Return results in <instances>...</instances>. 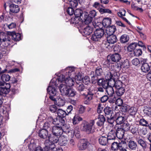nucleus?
<instances>
[{
    "label": "nucleus",
    "mask_w": 151,
    "mask_h": 151,
    "mask_svg": "<svg viewBox=\"0 0 151 151\" xmlns=\"http://www.w3.org/2000/svg\"><path fill=\"white\" fill-rule=\"evenodd\" d=\"M52 81H51L49 86L47 88V91L50 94V99L53 101H56L55 96L57 93V91L55 88V87H56V83H52Z\"/></svg>",
    "instance_id": "nucleus-1"
},
{
    "label": "nucleus",
    "mask_w": 151,
    "mask_h": 151,
    "mask_svg": "<svg viewBox=\"0 0 151 151\" xmlns=\"http://www.w3.org/2000/svg\"><path fill=\"white\" fill-rule=\"evenodd\" d=\"M58 136L53 134L50 136H49L48 139H46L44 142L46 148H54L55 147V143L59 142V137Z\"/></svg>",
    "instance_id": "nucleus-2"
},
{
    "label": "nucleus",
    "mask_w": 151,
    "mask_h": 151,
    "mask_svg": "<svg viewBox=\"0 0 151 151\" xmlns=\"http://www.w3.org/2000/svg\"><path fill=\"white\" fill-rule=\"evenodd\" d=\"M95 122L93 120H91L89 122H84L82 124L83 125L82 130L88 134L93 133L95 132V128L93 126Z\"/></svg>",
    "instance_id": "nucleus-3"
},
{
    "label": "nucleus",
    "mask_w": 151,
    "mask_h": 151,
    "mask_svg": "<svg viewBox=\"0 0 151 151\" xmlns=\"http://www.w3.org/2000/svg\"><path fill=\"white\" fill-rule=\"evenodd\" d=\"M74 71V69L71 67L66 68V73H68V76L66 78L65 83L66 86L69 87H72L74 85L75 82L73 79L70 77L72 75V73Z\"/></svg>",
    "instance_id": "nucleus-4"
},
{
    "label": "nucleus",
    "mask_w": 151,
    "mask_h": 151,
    "mask_svg": "<svg viewBox=\"0 0 151 151\" xmlns=\"http://www.w3.org/2000/svg\"><path fill=\"white\" fill-rule=\"evenodd\" d=\"M121 55L118 53H115L111 55H109L105 62V64L109 65L112 63V62H117L121 59Z\"/></svg>",
    "instance_id": "nucleus-5"
},
{
    "label": "nucleus",
    "mask_w": 151,
    "mask_h": 151,
    "mask_svg": "<svg viewBox=\"0 0 151 151\" xmlns=\"http://www.w3.org/2000/svg\"><path fill=\"white\" fill-rule=\"evenodd\" d=\"M50 129L53 134L60 137L65 136V134H67L65 131H63L62 127L58 126H53L51 129L50 128Z\"/></svg>",
    "instance_id": "nucleus-6"
},
{
    "label": "nucleus",
    "mask_w": 151,
    "mask_h": 151,
    "mask_svg": "<svg viewBox=\"0 0 151 151\" xmlns=\"http://www.w3.org/2000/svg\"><path fill=\"white\" fill-rule=\"evenodd\" d=\"M81 95L83 97L84 104L89 105L90 104L91 100L93 99L94 94L93 93L87 92L86 94L84 93H81Z\"/></svg>",
    "instance_id": "nucleus-7"
},
{
    "label": "nucleus",
    "mask_w": 151,
    "mask_h": 151,
    "mask_svg": "<svg viewBox=\"0 0 151 151\" xmlns=\"http://www.w3.org/2000/svg\"><path fill=\"white\" fill-rule=\"evenodd\" d=\"M106 37L107 42H106L105 43V45L106 47L107 48H109L110 44H114L117 41V37L115 35H107Z\"/></svg>",
    "instance_id": "nucleus-8"
},
{
    "label": "nucleus",
    "mask_w": 151,
    "mask_h": 151,
    "mask_svg": "<svg viewBox=\"0 0 151 151\" xmlns=\"http://www.w3.org/2000/svg\"><path fill=\"white\" fill-rule=\"evenodd\" d=\"M122 113L120 111L115 112L114 115V117L115 119V121L118 124H120L124 122L125 119L124 117L121 115Z\"/></svg>",
    "instance_id": "nucleus-9"
},
{
    "label": "nucleus",
    "mask_w": 151,
    "mask_h": 151,
    "mask_svg": "<svg viewBox=\"0 0 151 151\" xmlns=\"http://www.w3.org/2000/svg\"><path fill=\"white\" fill-rule=\"evenodd\" d=\"M89 143L88 140L83 139L81 140L78 144V147L80 150H84L87 148Z\"/></svg>",
    "instance_id": "nucleus-10"
},
{
    "label": "nucleus",
    "mask_w": 151,
    "mask_h": 151,
    "mask_svg": "<svg viewBox=\"0 0 151 151\" xmlns=\"http://www.w3.org/2000/svg\"><path fill=\"white\" fill-rule=\"evenodd\" d=\"M9 35L12 40L15 41H19L22 40L21 35L18 33H16L15 32H10Z\"/></svg>",
    "instance_id": "nucleus-11"
},
{
    "label": "nucleus",
    "mask_w": 151,
    "mask_h": 151,
    "mask_svg": "<svg viewBox=\"0 0 151 151\" xmlns=\"http://www.w3.org/2000/svg\"><path fill=\"white\" fill-rule=\"evenodd\" d=\"M65 73V75H60V76L58 77L57 79H56V80L55 81L54 79H52L51 80H52V83L54 82L56 83V86L58 85V84L57 83L58 82H60L61 83L62 82L65 81L66 78L68 76V73H66V69H65V71L64 72Z\"/></svg>",
    "instance_id": "nucleus-12"
},
{
    "label": "nucleus",
    "mask_w": 151,
    "mask_h": 151,
    "mask_svg": "<svg viewBox=\"0 0 151 151\" xmlns=\"http://www.w3.org/2000/svg\"><path fill=\"white\" fill-rule=\"evenodd\" d=\"M59 88L62 95L66 96L69 88H68L66 85L61 84L59 87Z\"/></svg>",
    "instance_id": "nucleus-13"
},
{
    "label": "nucleus",
    "mask_w": 151,
    "mask_h": 151,
    "mask_svg": "<svg viewBox=\"0 0 151 151\" xmlns=\"http://www.w3.org/2000/svg\"><path fill=\"white\" fill-rule=\"evenodd\" d=\"M94 121H96V123L98 126L101 127L103 125L105 121V119L104 116L99 115L98 118Z\"/></svg>",
    "instance_id": "nucleus-14"
},
{
    "label": "nucleus",
    "mask_w": 151,
    "mask_h": 151,
    "mask_svg": "<svg viewBox=\"0 0 151 151\" xmlns=\"http://www.w3.org/2000/svg\"><path fill=\"white\" fill-rule=\"evenodd\" d=\"M109 82L104 78L99 79L98 81V85L105 89L109 86Z\"/></svg>",
    "instance_id": "nucleus-15"
},
{
    "label": "nucleus",
    "mask_w": 151,
    "mask_h": 151,
    "mask_svg": "<svg viewBox=\"0 0 151 151\" xmlns=\"http://www.w3.org/2000/svg\"><path fill=\"white\" fill-rule=\"evenodd\" d=\"M83 17L82 19L84 20V23L86 24H88L90 23L92 21L93 18L88 15V13L85 12L83 14Z\"/></svg>",
    "instance_id": "nucleus-16"
},
{
    "label": "nucleus",
    "mask_w": 151,
    "mask_h": 151,
    "mask_svg": "<svg viewBox=\"0 0 151 151\" xmlns=\"http://www.w3.org/2000/svg\"><path fill=\"white\" fill-rule=\"evenodd\" d=\"M47 130L45 129H42L40 130L38 132L39 137L42 139L46 138L48 136Z\"/></svg>",
    "instance_id": "nucleus-17"
},
{
    "label": "nucleus",
    "mask_w": 151,
    "mask_h": 151,
    "mask_svg": "<svg viewBox=\"0 0 151 151\" xmlns=\"http://www.w3.org/2000/svg\"><path fill=\"white\" fill-rule=\"evenodd\" d=\"M116 30V28L115 26L114 25H112L106 28V31L107 35H114L113 34Z\"/></svg>",
    "instance_id": "nucleus-18"
},
{
    "label": "nucleus",
    "mask_w": 151,
    "mask_h": 151,
    "mask_svg": "<svg viewBox=\"0 0 151 151\" xmlns=\"http://www.w3.org/2000/svg\"><path fill=\"white\" fill-rule=\"evenodd\" d=\"M2 42L4 43L5 47H7L10 45L12 43L11 38L10 35H6L4 38L2 39Z\"/></svg>",
    "instance_id": "nucleus-19"
},
{
    "label": "nucleus",
    "mask_w": 151,
    "mask_h": 151,
    "mask_svg": "<svg viewBox=\"0 0 151 151\" xmlns=\"http://www.w3.org/2000/svg\"><path fill=\"white\" fill-rule=\"evenodd\" d=\"M64 136H62L59 137V144L60 146H65L68 143V140Z\"/></svg>",
    "instance_id": "nucleus-20"
},
{
    "label": "nucleus",
    "mask_w": 151,
    "mask_h": 151,
    "mask_svg": "<svg viewBox=\"0 0 151 151\" xmlns=\"http://www.w3.org/2000/svg\"><path fill=\"white\" fill-rule=\"evenodd\" d=\"M116 137V132L114 129H112L108 133L107 137L109 140L114 139Z\"/></svg>",
    "instance_id": "nucleus-21"
},
{
    "label": "nucleus",
    "mask_w": 151,
    "mask_h": 151,
    "mask_svg": "<svg viewBox=\"0 0 151 151\" xmlns=\"http://www.w3.org/2000/svg\"><path fill=\"white\" fill-rule=\"evenodd\" d=\"M132 124L131 122H125L123 124L122 129L124 131H129L130 130Z\"/></svg>",
    "instance_id": "nucleus-22"
},
{
    "label": "nucleus",
    "mask_w": 151,
    "mask_h": 151,
    "mask_svg": "<svg viewBox=\"0 0 151 151\" xmlns=\"http://www.w3.org/2000/svg\"><path fill=\"white\" fill-rule=\"evenodd\" d=\"M137 141L138 144L144 149L146 148L148 145V143L142 138H139L137 139Z\"/></svg>",
    "instance_id": "nucleus-23"
},
{
    "label": "nucleus",
    "mask_w": 151,
    "mask_h": 151,
    "mask_svg": "<svg viewBox=\"0 0 151 151\" xmlns=\"http://www.w3.org/2000/svg\"><path fill=\"white\" fill-rule=\"evenodd\" d=\"M124 131L121 128H118L116 132V137L119 139H122L124 135Z\"/></svg>",
    "instance_id": "nucleus-24"
},
{
    "label": "nucleus",
    "mask_w": 151,
    "mask_h": 151,
    "mask_svg": "<svg viewBox=\"0 0 151 151\" xmlns=\"http://www.w3.org/2000/svg\"><path fill=\"white\" fill-rule=\"evenodd\" d=\"M111 18L109 17L105 18L102 21V24L104 27L107 28L111 24Z\"/></svg>",
    "instance_id": "nucleus-25"
},
{
    "label": "nucleus",
    "mask_w": 151,
    "mask_h": 151,
    "mask_svg": "<svg viewBox=\"0 0 151 151\" xmlns=\"http://www.w3.org/2000/svg\"><path fill=\"white\" fill-rule=\"evenodd\" d=\"M109 139L106 137L101 136L99 139V143L102 145H106L108 142Z\"/></svg>",
    "instance_id": "nucleus-26"
},
{
    "label": "nucleus",
    "mask_w": 151,
    "mask_h": 151,
    "mask_svg": "<svg viewBox=\"0 0 151 151\" xmlns=\"http://www.w3.org/2000/svg\"><path fill=\"white\" fill-rule=\"evenodd\" d=\"M9 8L10 11L12 13H17L19 11V8L18 5L12 4L10 5Z\"/></svg>",
    "instance_id": "nucleus-27"
},
{
    "label": "nucleus",
    "mask_w": 151,
    "mask_h": 151,
    "mask_svg": "<svg viewBox=\"0 0 151 151\" xmlns=\"http://www.w3.org/2000/svg\"><path fill=\"white\" fill-rule=\"evenodd\" d=\"M126 13V11L124 9H122L121 11L118 12L117 14L119 17H121L124 21H125L129 24H130V23L125 17H123L125 16Z\"/></svg>",
    "instance_id": "nucleus-28"
},
{
    "label": "nucleus",
    "mask_w": 151,
    "mask_h": 151,
    "mask_svg": "<svg viewBox=\"0 0 151 151\" xmlns=\"http://www.w3.org/2000/svg\"><path fill=\"white\" fill-rule=\"evenodd\" d=\"M128 146L130 149L134 150H136L137 145L136 142L130 140L128 143Z\"/></svg>",
    "instance_id": "nucleus-29"
},
{
    "label": "nucleus",
    "mask_w": 151,
    "mask_h": 151,
    "mask_svg": "<svg viewBox=\"0 0 151 151\" xmlns=\"http://www.w3.org/2000/svg\"><path fill=\"white\" fill-rule=\"evenodd\" d=\"M93 28L88 26L84 28L83 30V32L85 35H89L93 32Z\"/></svg>",
    "instance_id": "nucleus-30"
},
{
    "label": "nucleus",
    "mask_w": 151,
    "mask_h": 151,
    "mask_svg": "<svg viewBox=\"0 0 151 151\" xmlns=\"http://www.w3.org/2000/svg\"><path fill=\"white\" fill-rule=\"evenodd\" d=\"M85 12H83V10L80 9H77L75 10L74 14L76 17H77L82 19V18L83 17V13Z\"/></svg>",
    "instance_id": "nucleus-31"
},
{
    "label": "nucleus",
    "mask_w": 151,
    "mask_h": 151,
    "mask_svg": "<svg viewBox=\"0 0 151 151\" xmlns=\"http://www.w3.org/2000/svg\"><path fill=\"white\" fill-rule=\"evenodd\" d=\"M141 68L143 72L146 73L149 70L150 71L151 66L149 65V63H146L142 65Z\"/></svg>",
    "instance_id": "nucleus-32"
},
{
    "label": "nucleus",
    "mask_w": 151,
    "mask_h": 151,
    "mask_svg": "<svg viewBox=\"0 0 151 151\" xmlns=\"http://www.w3.org/2000/svg\"><path fill=\"white\" fill-rule=\"evenodd\" d=\"M113 70H111V72H109L107 73L105 76V79L108 81L111 80L112 78H114V76H115V74L116 75L117 72L113 75Z\"/></svg>",
    "instance_id": "nucleus-33"
},
{
    "label": "nucleus",
    "mask_w": 151,
    "mask_h": 151,
    "mask_svg": "<svg viewBox=\"0 0 151 151\" xmlns=\"http://www.w3.org/2000/svg\"><path fill=\"white\" fill-rule=\"evenodd\" d=\"M106 91L109 97L113 96L114 93V89L113 87L111 86H108L106 88Z\"/></svg>",
    "instance_id": "nucleus-34"
},
{
    "label": "nucleus",
    "mask_w": 151,
    "mask_h": 151,
    "mask_svg": "<svg viewBox=\"0 0 151 151\" xmlns=\"http://www.w3.org/2000/svg\"><path fill=\"white\" fill-rule=\"evenodd\" d=\"M65 2L69 4L71 7L75 8L78 5V2L77 0H68Z\"/></svg>",
    "instance_id": "nucleus-35"
},
{
    "label": "nucleus",
    "mask_w": 151,
    "mask_h": 151,
    "mask_svg": "<svg viewBox=\"0 0 151 151\" xmlns=\"http://www.w3.org/2000/svg\"><path fill=\"white\" fill-rule=\"evenodd\" d=\"M57 114L58 115V117L64 118L67 114L64 111L61 109H58L57 111Z\"/></svg>",
    "instance_id": "nucleus-36"
},
{
    "label": "nucleus",
    "mask_w": 151,
    "mask_h": 151,
    "mask_svg": "<svg viewBox=\"0 0 151 151\" xmlns=\"http://www.w3.org/2000/svg\"><path fill=\"white\" fill-rule=\"evenodd\" d=\"M129 40V36L127 34H124L122 35L120 38V42L122 43H125L127 42Z\"/></svg>",
    "instance_id": "nucleus-37"
},
{
    "label": "nucleus",
    "mask_w": 151,
    "mask_h": 151,
    "mask_svg": "<svg viewBox=\"0 0 151 151\" xmlns=\"http://www.w3.org/2000/svg\"><path fill=\"white\" fill-rule=\"evenodd\" d=\"M82 120V118L78 115H75L73 119V124H78Z\"/></svg>",
    "instance_id": "nucleus-38"
},
{
    "label": "nucleus",
    "mask_w": 151,
    "mask_h": 151,
    "mask_svg": "<svg viewBox=\"0 0 151 151\" xmlns=\"http://www.w3.org/2000/svg\"><path fill=\"white\" fill-rule=\"evenodd\" d=\"M94 32L101 38L104 35L105 33L104 30L102 28L96 29Z\"/></svg>",
    "instance_id": "nucleus-39"
},
{
    "label": "nucleus",
    "mask_w": 151,
    "mask_h": 151,
    "mask_svg": "<svg viewBox=\"0 0 151 151\" xmlns=\"http://www.w3.org/2000/svg\"><path fill=\"white\" fill-rule=\"evenodd\" d=\"M58 126L62 127L63 126H65L66 122L63 118L58 117Z\"/></svg>",
    "instance_id": "nucleus-40"
},
{
    "label": "nucleus",
    "mask_w": 151,
    "mask_h": 151,
    "mask_svg": "<svg viewBox=\"0 0 151 151\" xmlns=\"http://www.w3.org/2000/svg\"><path fill=\"white\" fill-rule=\"evenodd\" d=\"M122 67L124 68H128L129 66V61L127 59L122 61L121 62Z\"/></svg>",
    "instance_id": "nucleus-41"
},
{
    "label": "nucleus",
    "mask_w": 151,
    "mask_h": 151,
    "mask_svg": "<svg viewBox=\"0 0 151 151\" xmlns=\"http://www.w3.org/2000/svg\"><path fill=\"white\" fill-rule=\"evenodd\" d=\"M106 116H112L111 114L112 113V111L111 110V109L109 107H106L104 110Z\"/></svg>",
    "instance_id": "nucleus-42"
},
{
    "label": "nucleus",
    "mask_w": 151,
    "mask_h": 151,
    "mask_svg": "<svg viewBox=\"0 0 151 151\" xmlns=\"http://www.w3.org/2000/svg\"><path fill=\"white\" fill-rule=\"evenodd\" d=\"M125 91V89L123 87L116 89V92L117 95L120 96H122Z\"/></svg>",
    "instance_id": "nucleus-43"
},
{
    "label": "nucleus",
    "mask_w": 151,
    "mask_h": 151,
    "mask_svg": "<svg viewBox=\"0 0 151 151\" xmlns=\"http://www.w3.org/2000/svg\"><path fill=\"white\" fill-rule=\"evenodd\" d=\"M143 112L145 115L149 116L151 115V107H145L143 110Z\"/></svg>",
    "instance_id": "nucleus-44"
},
{
    "label": "nucleus",
    "mask_w": 151,
    "mask_h": 151,
    "mask_svg": "<svg viewBox=\"0 0 151 151\" xmlns=\"http://www.w3.org/2000/svg\"><path fill=\"white\" fill-rule=\"evenodd\" d=\"M137 45V43H133L130 44L127 47L128 50L130 51L131 52L133 50H134L136 49L135 48Z\"/></svg>",
    "instance_id": "nucleus-45"
},
{
    "label": "nucleus",
    "mask_w": 151,
    "mask_h": 151,
    "mask_svg": "<svg viewBox=\"0 0 151 151\" xmlns=\"http://www.w3.org/2000/svg\"><path fill=\"white\" fill-rule=\"evenodd\" d=\"M67 92V94H66V96L70 97H74L76 93V92L74 90L71 88H69Z\"/></svg>",
    "instance_id": "nucleus-46"
},
{
    "label": "nucleus",
    "mask_w": 151,
    "mask_h": 151,
    "mask_svg": "<svg viewBox=\"0 0 151 151\" xmlns=\"http://www.w3.org/2000/svg\"><path fill=\"white\" fill-rule=\"evenodd\" d=\"M76 86L77 90L80 92L83 91L85 89L84 85L80 83H76Z\"/></svg>",
    "instance_id": "nucleus-47"
},
{
    "label": "nucleus",
    "mask_w": 151,
    "mask_h": 151,
    "mask_svg": "<svg viewBox=\"0 0 151 151\" xmlns=\"http://www.w3.org/2000/svg\"><path fill=\"white\" fill-rule=\"evenodd\" d=\"M9 89L6 87L0 86V94L2 95L3 94H6L9 93Z\"/></svg>",
    "instance_id": "nucleus-48"
},
{
    "label": "nucleus",
    "mask_w": 151,
    "mask_h": 151,
    "mask_svg": "<svg viewBox=\"0 0 151 151\" xmlns=\"http://www.w3.org/2000/svg\"><path fill=\"white\" fill-rule=\"evenodd\" d=\"M99 12L101 14H103L105 13L109 14H112L111 10L108 9L101 8L99 9Z\"/></svg>",
    "instance_id": "nucleus-49"
},
{
    "label": "nucleus",
    "mask_w": 151,
    "mask_h": 151,
    "mask_svg": "<svg viewBox=\"0 0 151 151\" xmlns=\"http://www.w3.org/2000/svg\"><path fill=\"white\" fill-rule=\"evenodd\" d=\"M1 80L4 82L9 81L10 78V76L6 74H3L1 77Z\"/></svg>",
    "instance_id": "nucleus-50"
},
{
    "label": "nucleus",
    "mask_w": 151,
    "mask_h": 151,
    "mask_svg": "<svg viewBox=\"0 0 151 151\" xmlns=\"http://www.w3.org/2000/svg\"><path fill=\"white\" fill-rule=\"evenodd\" d=\"M111 149L113 151H117L119 149V143L117 142H114L112 143L111 146Z\"/></svg>",
    "instance_id": "nucleus-51"
},
{
    "label": "nucleus",
    "mask_w": 151,
    "mask_h": 151,
    "mask_svg": "<svg viewBox=\"0 0 151 151\" xmlns=\"http://www.w3.org/2000/svg\"><path fill=\"white\" fill-rule=\"evenodd\" d=\"M128 112L130 115L134 116L136 114L137 110L135 108L131 107L129 110Z\"/></svg>",
    "instance_id": "nucleus-52"
},
{
    "label": "nucleus",
    "mask_w": 151,
    "mask_h": 151,
    "mask_svg": "<svg viewBox=\"0 0 151 151\" xmlns=\"http://www.w3.org/2000/svg\"><path fill=\"white\" fill-rule=\"evenodd\" d=\"M142 53V51L140 49H136L134 51V55L136 57H139L141 55Z\"/></svg>",
    "instance_id": "nucleus-53"
},
{
    "label": "nucleus",
    "mask_w": 151,
    "mask_h": 151,
    "mask_svg": "<svg viewBox=\"0 0 151 151\" xmlns=\"http://www.w3.org/2000/svg\"><path fill=\"white\" fill-rule=\"evenodd\" d=\"M129 131L130 132L133 134H135L138 132V129L132 124L131 128H130V130Z\"/></svg>",
    "instance_id": "nucleus-54"
},
{
    "label": "nucleus",
    "mask_w": 151,
    "mask_h": 151,
    "mask_svg": "<svg viewBox=\"0 0 151 151\" xmlns=\"http://www.w3.org/2000/svg\"><path fill=\"white\" fill-rule=\"evenodd\" d=\"M107 116L108 122L111 124H112L115 121V119L114 117V115L113 116Z\"/></svg>",
    "instance_id": "nucleus-55"
},
{
    "label": "nucleus",
    "mask_w": 151,
    "mask_h": 151,
    "mask_svg": "<svg viewBox=\"0 0 151 151\" xmlns=\"http://www.w3.org/2000/svg\"><path fill=\"white\" fill-rule=\"evenodd\" d=\"M76 83H80V81H83V78L82 75L80 73H78L75 77Z\"/></svg>",
    "instance_id": "nucleus-56"
},
{
    "label": "nucleus",
    "mask_w": 151,
    "mask_h": 151,
    "mask_svg": "<svg viewBox=\"0 0 151 151\" xmlns=\"http://www.w3.org/2000/svg\"><path fill=\"white\" fill-rule=\"evenodd\" d=\"M95 73L98 76H100L103 73V70L100 67H97L95 70Z\"/></svg>",
    "instance_id": "nucleus-57"
},
{
    "label": "nucleus",
    "mask_w": 151,
    "mask_h": 151,
    "mask_svg": "<svg viewBox=\"0 0 151 151\" xmlns=\"http://www.w3.org/2000/svg\"><path fill=\"white\" fill-rule=\"evenodd\" d=\"M91 39L93 41H98L101 38L94 32V33L92 35Z\"/></svg>",
    "instance_id": "nucleus-58"
},
{
    "label": "nucleus",
    "mask_w": 151,
    "mask_h": 151,
    "mask_svg": "<svg viewBox=\"0 0 151 151\" xmlns=\"http://www.w3.org/2000/svg\"><path fill=\"white\" fill-rule=\"evenodd\" d=\"M114 86L116 89L123 87H122V83L120 80H117L116 81V83Z\"/></svg>",
    "instance_id": "nucleus-59"
},
{
    "label": "nucleus",
    "mask_w": 151,
    "mask_h": 151,
    "mask_svg": "<svg viewBox=\"0 0 151 151\" xmlns=\"http://www.w3.org/2000/svg\"><path fill=\"white\" fill-rule=\"evenodd\" d=\"M139 124L142 126H147L148 124L147 121L144 119H142L139 120Z\"/></svg>",
    "instance_id": "nucleus-60"
},
{
    "label": "nucleus",
    "mask_w": 151,
    "mask_h": 151,
    "mask_svg": "<svg viewBox=\"0 0 151 151\" xmlns=\"http://www.w3.org/2000/svg\"><path fill=\"white\" fill-rule=\"evenodd\" d=\"M80 19L81 18H80L75 16V18H71V22L73 24H77L79 23Z\"/></svg>",
    "instance_id": "nucleus-61"
},
{
    "label": "nucleus",
    "mask_w": 151,
    "mask_h": 151,
    "mask_svg": "<svg viewBox=\"0 0 151 151\" xmlns=\"http://www.w3.org/2000/svg\"><path fill=\"white\" fill-rule=\"evenodd\" d=\"M97 12L95 10H92L90 11L89 14L88 15L91 17L93 19L96 15Z\"/></svg>",
    "instance_id": "nucleus-62"
},
{
    "label": "nucleus",
    "mask_w": 151,
    "mask_h": 151,
    "mask_svg": "<svg viewBox=\"0 0 151 151\" xmlns=\"http://www.w3.org/2000/svg\"><path fill=\"white\" fill-rule=\"evenodd\" d=\"M100 6L101 4L100 2L97 1L94 2L93 4L92 5L93 7L98 10L99 12L100 9L101 8L100 7Z\"/></svg>",
    "instance_id": "nucleus-63"
},
{
    "label": "nucleus",
    "mask_w": 151,
    "mask_h": 151,
    "mask_svg": "<svg viewBox=\"0 0 151 151\" xmlns=\"http://www.w3.org/2000/svg\"><path fill=\"white\" fill-rule=\"evenodd\" d=\"M68 14L70 15H72L74 13L73 8L72 7H69L67 10Z\"/></svg>",
    "instance_id": "nucleus-64"
}]
</instances>
